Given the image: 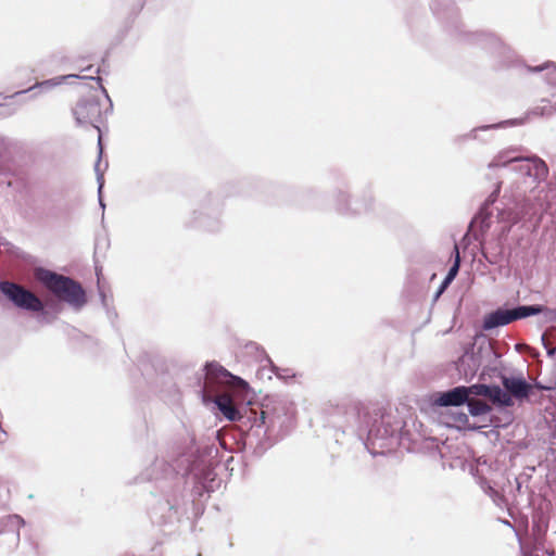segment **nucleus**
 <instances>
[{
    "instance_id": "obj_5",
    "label": "nucleus",
    "mask_w": 556,
    "mask_h": 556,
    "mask_svg": "<svg viewBox=\"0 0 556 556\" xmlns=\"http://www.w3.org/2000/svg\"><path fill=\"white\" fill-rule=\"evenodd\" d=\"M189 468V459L185 455L174 457L173 454L156 456L153 463L146 468L142 476L149 481L159 480H172L177 479L178 482L175 484L173 493L167 496L163 506H166L169 510V515L163 520L168 522L172 520L174 515H177L185 503V496L181 491V478L178 475L182 471L186 472Z\"/></svg>"
},
{
    "instance_id": "obj_31",
    "label": "nucleus",
    "mask_w": 556,
    "mask_h": 556,
    "mask_svg": "<svg viewBox=\"0 0 556 556\" xmlns=\"http://www.w3.org/2000/svg\"><path fill=\"white\" fill-rule=\"evenodd\" d=\"M484 257L486 258V261L490 264H496L498 262V260H497L498 256L496 254L490 256L486 253H484Z\"/></svg>"
},
{
    "instance_id": "obj_1",
    "label": "nucleus",
    "mask_w": 556,
    "mask_h": 556,
    "mask_svg": "<svg viewBox=\"0 0 556 556\" xmlns=\"http://www.w3.org/2000/svg\"><path fill=\"white\" fill-rule=\"evenodd\" d=\"M430 8L439 18L446 20V30L456 40L478 45L490 52L495 70L517 67L521 64L518 55L495 34L486 30H466L463 23L458 21V13L454 8L453 0H431Z\"/></svg>"
},
{
    "instance_id": "obj_22",
    "label": "nucleus",
    "mask_w": 556,
    "mask_h": 556,
    "mask_svg": "<svg viewBox=\"0 0 556 556\" xmlns=\"http://www.w3.org/2000/svg\"><path fill=\"white\" fill-rule=\"evenodd\" d=\"M466 405L469 414L473 417L489 414L492 410V407L485 401L477 400L475 397H468Z\"/></svg>"
},
{
    "instance_id": "obj_24",
    "label": "nucleus",
    "mask_w": 556,
    "mask_h": 556,
    "mask_svg": "<svg viewBox=\"0 0 556 556\" xmlns=\"http://www.w3.org/2000/svg\"><path fill=\"white\" fill-rule=\"evenodd\" d=\"M454 252H455V261H454L453 265L450 267L444 280L442 281L438 294L440 292H442L454 280V278L458 274L459 266H460V256H459L458 247L456 244L454 245Z\"/></svg>"
},
{
    "instance_id": "obj_34",
    "label": "nucleus",
    "mask_w": 556,
    "mask_h": 556,
    "mask_svg": "<svg viewBox=\"0 0 556 556\" xmlns=\"http://www.w3.org/2000/svg\"><path fill=\"white\" fill-rule=\"evenodd\" d=\"M100 296H101L103 305H105V294H104V292H100Z\"/></svg>"
},
{
    "instance_id": "obj_3",
    "label": "nucleus",
    "mask_w": 556,
    "mask_h": 556,
    "mask_svg": "<svg viewBox=\"0 0 556 556\" xmlns=\"http://www.w3.org/2000/svg\"><path fill=\"white\" fill-rule=\"evenodd\" d=\"M225 386L240 387L247 386V382L229 372L216 362L206 363L203 374L199 378V388L203 401H213L228 420H240L243 418L241 412L229 396L220 393L222 388Z\"/></svg>"
},
{
    "instance_id": "obj_19",
    "label": "nucleus",
    "mask_w": 556,
    "mask_h": 556,
    "mask_svg": "<svg viewBox=\"0 0 556 556\" xmlns=\"http://www.w3.org/2000/svg\"><path fill=\"white\" fill-rule=\"evenodd\" d=\"M25 525V520L20 515H9L0 520V533L13 532L16 541H20V529Z\"/></svg>"
},
{
    "instance_id": "obj_32",
    "label": "nucleus",
    "mask_w": 556,
    "mask_h": 556,
    "mask_svg": "<svg viewBox=\"0 0 556 556\" xmlns=\"http://www.w3.org/2000/svg\"><path fill=\"white\" fill-rule=\"evenodd\" d=\"M549 320L556 321V309H548Z\"/></svg>"
},
{
    "instance_id": "obj_29",
    "label": "nucleus",
    "mask_w": 556,
    "mask_h": 556,
    "mask_svg": "<svg viewBox=\"0 0 556 556\" xmlns=\"http://www.w3.org/2000/svg\"><path fill=\"white\" fill-rule=\"evenodd\" d=\"M542 342L546 350L547 356L553 357L556 354V346L551 345L546 342L545 336H542Z\"/></svg>"
},
{
    "instance_id": "obj_13",
    "label": "nucleus",
    "mask_w": 556,
    "mask_h": 556,
    "mask_svg": "<svg viewBox=\"0 0 556 556\" xmlns=\"http://www.w3.org/2000/svg\"><path fill=\"white\" fill-rule=\"evenodd\" d=\"M217 213L218 212L216 210L203 206L201 210L192 213L193 218L191 220V225L201 227L207 231H217L220 227V220Z\"/></svg>"
},
{
    "instance_id": "obj_12",
    "label": "nucleus",
    "mask_w": 556,
    "mask_h": 556,
    "mask_svg": "<svg viewBox=\"0 0 556 556\" xmlns=\"http://www.w3.org/2000/svg\"><path fill=\"white\" fill-rule=\"evenodd\" d=\"M372 195L369 194L363 202L354 201L352 205L349 204V194L339 190L336 194V208L344 214H362L371 208Z\"/></svg>"
},
{
    "instance_id": "obj_21",
    "label": "nucleus",
    "mask_w": 556,
    "mask_h": 556,
    "mask_svg": "<svg viewBox=\"0 0 556 556\" xmlns=\"http://www.w3.org/2000/svg\"><path fill=\"white\" fill-rule=\"evenodd\" d=\"M509 309H510L513 321H515L518 319L538 315V314L542 313L545 309V307L541 306V305H519V306H516V307L509 308ZM546 311L548 312L547 308H546Z\"/></svg>"
},
{
    "instance_id": "obj_14",
    "label": "nucleus",
    "mask_w": 556,
    "mask_h": 556,
    "mask_svg": "<svg viewBox=\"0 0 556 556\" xmlns=\"http://www.w3.org/2000/svg\"><path fill=\"white\" fill-rule=\"evenodd\" d=\"M468 401L467 387H455L437 395L434 403L442 407L460 406Z\"/></svg>"
},
{
    "instance_id": "obj_26",
    "label": "nucleus",
    "mask_w": 556,
    "mask_h": 556,
    "mask_svg": "<svg viewBox=\"0 0 556 556\" xmlns=\"http://www.w3.org/2000/svg\"><path fill=\"white\" fill-rule=\"evenodd\" d=\"M488 392H489V384L477 383V384L467 387L468 397H475V399H476V396L486 397Z\"/></svg>"
},
{
    "instance_id": "obj_8",
    "label": "nucleus",
    "mask_w": 556,
    "mask_h": 556,
    "mask_svg": "<svg viewBox=\"0 0 556 556\" xmlns=\"http://www.w3.org/2000/svg\"><path fill=\"white\" fill-rule=\"evenodd\" d=\"M35 277L60 301L67 303L75 311H80L86 305V291L73 278L42 267L36 268Z\"/></svg>"
},
{
    "instance_id": "obj_30",
    "label": "nucleus",
    "mask_w": 556,
    "mask_h": 556,
    "mask_svg": "<svg viewBox=\"0 0 556 556\" xmlns=\"http://www.w3.org/2000/svg\"><path fill=\"white\" fill-rule=\"evenodd\" d=\"M469 362H471L473 364V366H476V362H475L473 355H464L460 358V365H464L466 363L469 364Z\"/></svg>"
},
{
    "instance_id": "obj_25",
    "label": "nucleus",
    "mask_w": 556,
    "mask_h": 556,
    "mask_svg": "<svg viewBox=\"0 0 556 556\" xmlns=\"http://www.w3.org/2000/svg\"><path fill=\"white\" fill-rule=\"evenodd\" d=\"M482 489L485 492V494H488L492 498V501L494 502V504L496 506L501 507L504 504V502H505L504 495H502L497 490H495L489 483L484 482L482 484Z\"/></svg>"
},
{
    "instance_id": "obj_16",
    "label": "nucleus",
    "mask_w": 556,
    "mask_h": 556,
    "mask_svg": "<svg viewBox=\"0 0 556 556\" xmlns=\"http://www.w3.org/2000/svg\"><path fill=\"white\" fill-rule=\"evenodd\" d=\"M513 323L509 308H497L486 314L482 321V330L491 331L497 327H503Z\"/></svg>"
},
{
    "instance_id": "obj_11",
    "label": "nucleus",
    "mask_w": 556,
    "mask_h": 556,
    "mask_svg": "<svg viewBox=\"0 0 556 556\" xmlns=\"http://www.w3.org/2000/svg\"><path fill=\"white\" fill-rule=\"evenodd\" d=\"M503 388L509 394L510 400L522 402L527 400L532 392V386L522 376H502Z\"/></svg>"
},
{
    "instance_id": "obj_23",
    "label": "nucleus",
    "mask_w": 556,
    "mask_h": 556,
    "mask_svg": "<svg viewBox=\"0 0 556 556\" xmlns=\"http://www.w3.org/2000/svg\"><path fill=\"white\" fill-rule=\"evenodd\" d=\"M203 478H198L197 485L194 486V492L198 493V495H202V491L205 492H212L214 490V476L215 473L211 469H206L203 472Z\"/></svg>"
},
{
    "instance_id": "obj_2",
    "label": "nucleus",
    "mask_w": 556,
    "mask_h": 556,
    "mask_svg": "<svg viewBox=\"0 0 556 556\" xmlns=\"http://www.w3.org/2000/svg\"><path fill=\"white\" fill-rule=\"evenodd\" d=\"M357 435L372 455H384L397 444V427L380 409L363 406L357 410Z\"/></svg>"
},
{
    "instance_id": "obj_7",
    "label": "nucleus",
    "mask_w": 556,
    "mask_h": 556,
    "mask_svg": "<svg viewBox=\"0 0 556 556\" xmlns=\"http://www.w3.org/2000/svg\"><path fill=\"white\" fill-rule=\"evenodd\" d=\"M90 78L94 79L93 77ZM96 79L99 84L98 89L90 91L88 94L79 99L73 109V115L77 126H92L99 131L98 149L99 156H101L103 147L99 123H101L103 115H106L112 111L113 103L108 94L106 89L100 84L101 78L97 77Z\"/></svg>"
},
{
    "instance_id": "obj_15",
    "label": "nucleus",
    "mask_w": 556,
    "mask_h": 556,
    "mask_svg": "<svg viewBox=\"0 0 556 556\" xmlns=\"http://www.w3.org/2000/svg\"><path fill=\"white\" fill-rule=\"evenodd\" d=\"M497 214L495 218L498 223L504 224L502 233L506 235L510 231L511 227L519 223L523 217L525 213L517 205L514 207L504 205L503 207H496Z\"/></svg>"
},
{
    "instance_id": "obj_33",
    "label": "nucleus",
    "mask_w": 556,
    "mask_h": 556,
    "mask_svg": "<svg viewBox=\"0 0 556 556\" xmlns=\"http://www.w3.org/2000/svg\"><path fill=\"white\" fill-rule=\"evenodd\" d=\"M458 420L462 422L468 421V416L466 414H459Z\"/></svg>"
},
{
    "instance_id": "obj_10",
    "label": "nucleus",
    "mask_w": 556,
    "mask_h": 556,
    "mask_svg": "<svg viewBox=\"0 0 556 556\" xmlns=\"http://www.w3.org/2000/svg\"><path fill=\"white\" fill-rule=\"evenodd\" d=\"M501 187H502V181H497L495 189L491 192V194L481 204L478 213L475 215V217L470 222L469 229L478 228L481 236H483L490 229V227L493 223V217H494L492 206L497 201V198L501 192Z\"/></svg>"
},
{
    "instance_id": "obj_18",
    "label": "nucleus",
    "mask_w": 556,
    "mask_h": 556,
    "mask_svg": "<svg viewBox=\"0 0 556 556\" xmlns=\"http://www.w3.org/2000/svg\"><path fill=\"white\" fill-rule=\"evenodd\" d=\"M541 556H554L555 551L553 547L547 546L545 542V530L540 526L533 528V551Z\"/></svg>"
},
{
    "instance_id": "obj_6",
    "label": "nucleus",
    "mask_w": 556,
    "mask_h": 556,
    "mask_svg": "<svg viewBox=\"0 0 556 556\" xmlns=\"http://www.w3.org/2000/svg\"><path fill=\"white\" fill-rule=\"evenodd\" d=\"M518 151L519 149L500 151L488 164V168L490 170L503 169L505 173L531 179L534 186L545 180L548 175L546 163L536 155L521 156L517 154Z\"/></svg>"
},
{
    "instance_id": "obj_17",
    "label": "nucleus",
    "mask_w": 556,
    "mask_h": 556,
    "mask_svg": "<svg viewBox=\"0 0 556 556\" xmlns=\"http://www.w3.org/2000/svg\"><path fill=\"white\" fill-rule=\"evenodd\" d=\"M74 78H81V76L71 74V75H63V76L54 77V78H51V79H47V80H43L41 83L36 84L35 86L30 87L27 90L15 92L14 97L24 94L26 92L35 91L36 89L49 90V89H51L53 87H56V86H59V85H61L63 83L68 81L70 79H74ZM83 78H86V76H83Z\"/></svg>"
},
{
    "instance_id": "obj_9",
    "label": "nucleus",
    "mask_w": 556,
    "mask_h": 556,
    "mask_svg": "<svg viewBox=\"0 0 556 556\" xmlns=\"http://www.w3.org/2000/svg\"><path fill=\"white\" fill-rule=\"evenodd\" d=\"M0 292L17 308L30 312L43 309L42 301L20 283L2 280L0 281Z\"/></svg>"
},
{
    "instance_id": "obj_4",
    "label": "nucleus",
    "mask_w": 556,
    "mask_h": 556,
    "mask_svg": "<svg viewBox=\"0 0 556 556\" xmlns=\"http://www.w3.org/2000/svg\"><path fill=\"white\" fill-rule=\"evenodd\" d=\"M293 420L294 404L283 396H269L262 404L260 414L254 413L248 439L263 430L267 440L277 442L291 431Z\"/></svg>"
},
{
    "instance_id": "obj_20",
    "label": "nucleus",
    "mask_w": 556,
    "mask_h": 556,
    "mask_svg": "<svg viewBox=\"0 0 556 556\" xmlns=\"http://www.w3.org/2000/svg\"><path fill=\"white\" fill-rule=\"evenodd\" d=\"M486 397L492 401V403L502 406V407H509L514 405V401L510 400L509 394L505 391V389H502L498 386H490L489 384V392L486 394Z\"/></svg>"
},
{
    "instance_id": "obj_28",
    "label": "nucleus",
    "mask_w": 556,
    "mask_h": 556,
    "mask_svg": "<svg viewBox=\"0 0 556 556\" xmlns=\"http://www.w3.org/2000/svg\"><path fill=\"white\" fill-rule=\"evenodd\" d=\"M266 359L268 362V365L271 369L273 372H275V375L279 378V379H287V378H290V377H293L294 375L291 372L290 369H282V368H279L277 367L273 362L271 359L266 356Z\"/></svg>"
},
{
    "instance_id": "obj_27",
    "label": "nucleus",
    "mask_w": 556,
    "mask_h": 556,
    "mask_svg": "<svg viewBox=\"0 0 556 556\" xmlns=\"http://www.w3.org/2000/svg\"><path fill=\"white\" fill-rule=\"evenodd\" d=\"M100 161H101V156H99L98 159V162L96 163L94 165V170H96V174H97V181H98V193H99V204L102 208L105 207L104 203H103V200L101 198V191H102V188H103V185H104V179H103V173L100 170Z\"/></svg>"
}]
</instances>
